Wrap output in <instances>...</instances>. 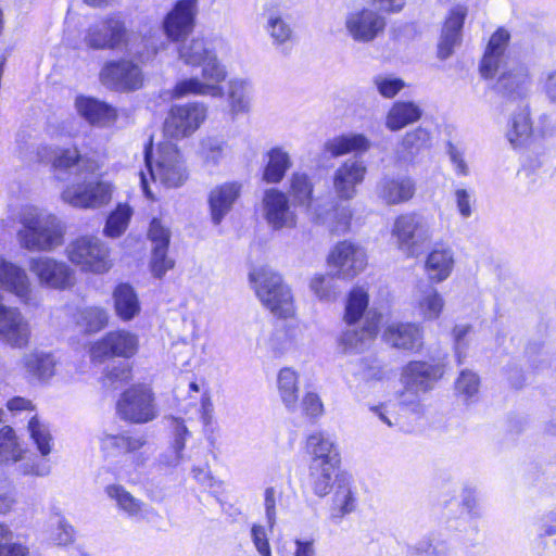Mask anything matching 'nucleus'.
I'll return each mask as SVG.
<instances>
[{
    "label": "nucleus",
    "mask_w": 556,
    "mask_h": 556,
    "mask_svg": "<svg viewBox=\"0 0 556 556\" xmlns=\"http://www.w3.org/2000/svg\"><path fill=\"white\" fill-rule=\"evenodd\" d=\"M179 58L186 64L201 66L202 70L201 77H191L178 81L173 90L174 98H182L189 94L223 97L224 90L220 83L227 76L226 70L203 39H192L190 42L182 45L179 48Z\"/></svg>",
    "instance_id": "1"
},
{
    "label": "nucleus",
    "mask_w": 556,
    "mask_h": 556,
    "mask_svg": "<svg viewBox=\"0 0 556 556\" xmlns=\"http://www.w3.org/2000/svg\"><path fill=\"white\" fill-rule=\"evenodd\" d=\"M509 39L510 35L504 28H498L491 36L480 64V73L484 78H492L505 65L506 70L497 79L496 90L508 98H523L529 92L531 78L526 65H507L505 51Z\"/></svg>",
    "instance_id": "2"
},
{
    "label": "nucleus",
    "mask_w": 556,
    "mask_h": 556,
    "mask_svg": "<svg viewBox=\"0 0 556 556\" xmlns=\"http://www.w3.org/2000/svg\"><path fill=\"white\" fill-rule=\"evenodd\" d=\"M17 232L21 247L33 252H49L63 243L64 227L52 213L37 206L25 207Z\"/></svg>",
    "instance_id": "3"
},
{
    "label": "nucleus",
    "mask_w": 556,
    "mask_h": 556,
    "mask_svg": "<svg viewBox=\"0 0 556 556\" xmlns=\"http://www.w3.org/2000/svg\"><path fill=\"white\" fill-rule=\"evenodd\" d=\"M249 277L257 298L266 308L280 318L293 316V295L279 274L263 266L254 268Z\"/></svg>",
    "instance_id": "4"
},
{
    "label": "nucleus",
    "mask_w": 556,
    "mask_h": 556,
    "mask_svg": "<svg viewBox=\"0 0 556 556\" xmlns=\"http://www.w3.org/2000/svg\"><path fill=\"white\" fill-rule=\"evenodd\" d=\"M444 364L442 362L429 363L410 361L402 369L401 381L405 391L400 395V404L410 406L414 412L420 407L418 393L432 390L443 377Z\"/></svg>",
    "instance_id": "5"
},
{
    "label": "nucleus",
    "mask_w": 556,
    "mask_h": 556,
    "mask_svg": "<svg viewBox=\"0 0 556 556\" xmlns=\"http://www.w3.org/2000/svg\"><path fill=\"white\" fill-rule=\"evenodd\" d=\"M144 162L151 179L159 181L166 188H178L188 178V172L177 147L173 143H164L159 147L157 157L152 162L151 147L144 150Z\"/></svg>",
    "instance_id": "6"
},
{
    "label": "nucleus",
    "mask_w": 556,
    "mask_h": 556,
    "mask_svg": "<svg viewBox=\"0 0 556 556\" xmlns=\"http://www.w3.org/2000/svg\"><path fill=\"white\" fill-rule=\"evenodd\" d=\"M431 222L425 215L406 213L397 216L392 228L397 248L407 256H418L426 243L432 239Z\"/></svg>",
    "instance_id": "7"
},
{
    "label": "nucleus",
    "mask_w": 556,
    "mask_h": 556,
    "mask_svg": "<svg viewBox=\"0 0 556 556\" xmlns=\"http://www.w3.org/2000/svg\"><path fill=\"white\" fill-rule=\"evenodd\" d=\"M121 419L131 424H147L157 417L154 394L143 384L134 386L121 394L116 404Z\"/></svg>",
    "instance_id": "8"
},
{
    "label": "nucleus",
    "mask_w": 556,
    "mask_h": 556,
    "mask_svg": "<svg viewBox=\"0 0 556 556\" xmlns=\"http://www.w3.org/2000/svg\"><path fill=\"white\" fill-rule=\"evenodd\" d=\"M66 251L70 261L83 270L102 274L112 266L110 250L99 238L80 237L70 243Z\"/></svg>",
    "instance_id": "9"
},
{
    "label": "nucleus",
    "mask_w": 556,
    "mask_h": 556,
    "mask_svg": "<svg viewBox=\"0 0 556 556\" xmlns=\"http://www.w3.org/2000/svg\"><path fill=\"white\" fill-rule=\"evenodd\" d=\"M62 200L78 208H99L112 198V186L99 178L85 179L67 186L61 194Z\"/></svg>",
    "instance_id": "10"
},
{
    "label": "nucleus",
    "mask_w": 556,
    "mask_h": 556,
    "mask_svg": "<svg viewBox=\"0 0 556 556\" xmlns=\"http://www.w3.org/2000/svg\"><path fill=\"white\" fill-rule=\"evenodd\" d=\"M207 117V106L203 102L174 105L164 122V132L173 139L191 136Z\"/></svg>",
    "instance_id": "11"
},
{
    "label": "nucleus",
    "mask_w": 556,
    "mask_h": 556,
    "mask_svg": "<svg viewBox=\"0 0 556 556\" xmlns=\"http://www.w3.org/2000/svg\"><path fill=\"white\" fill-rule=\"evenodd\" d=\"M28 268L41 286L50 289L65 290L75 283L74 270L66 263L50 256L31 257Z\"/></svg>",
    "instance_id": "12"
},
{
    "label": "nucleus",
    "mask_w": 556,
    "mask_h": 556,
    "mask_svg": "<svg viewBox=\"0 0 556 556\" xmlns=\"http://www.w3.org/2000/svg\"><path fill=\"white\" fill-rule=\"evenodd\" d=\"M348 35L356 42L374 41L386 28V20L377 11L368 8L352 10L344 17Z\"/></svg>",
    "instance_id": "13"
},
{
    "label": "nucleus",
    "mask_w": 556,
    "mask_h": 556,
    "mask_svg": "<svg viewBox=\"0 0 556 556\" xmlns=\"http://www.w3.org/2000/svg\"><path fill=\"white\" fill-rule=\"evenodd\" d=\"M263 215L268 226L274 230L293 229L298 225V215L292 208L288 195L276 188L264 192Z\"/></svg>",
    "instance_id": "14"
},
{
    "label": "nucleus",
    "mask_w": 556,
    "mask_h": 556,
    "mask_svg": "<svg viewBox=\"0 0 556 556\" xmlns=\"http://www.w3.org/2000/svg\"><path fill=\"white\" fill-rule=\"evenodd\" d=\"M328 264L334 270L336 277L352 279L365 269L367 256L359 245L341 241L331 250Z\"/></svg>",
    "instance_id": "15"
},
{
    "label": "nucleus",
    "mask_w": 556,
    "mask_h": 556,
    "mask_svg": "<svg viewBox=\"0 0 556 556\" xmlns=\"http://www.w3.org/2000/svg\"><path fill=\"white\" fill-rule=\"evenodd\" d=\"M102 84L117 91H132L142 87L140 66L130 60L110 61L100 72Z\"/></svg>",
    "instance_id": "16"
},
{
    "label": "nucleus",
    "mask_w": 556,
    "mask_h": 556,
    "mask_svg": "<svg viewBox=\"0 0 556 556\" xmlns=\"http://www.w3.org/2000/svg\"><path fill=\"white\" fill-rule=\"evenodd\" d=\"M357 507L358 494L353 477L345 471L337 473L329 508V519L338 525L346 516L355 513Z\"/></svg>",
    "instance_id": "17"
},
{
    "label": "nucleus",
    "mask_w": 556,
    "mask_h": 556,
    "mask_svg": "<svg viewBox=\"0 0 556 556\" xmlns=\"http://www.w3.org/2000/svg\"><path fill=\"white\" fill-rule=\"evenodd\" d=\"M139 349V337L127 330H115L108 332L94 343L91 349L93 358L104 357H132Z\"/></svg>",
    "instance_id": "18"
},
{
    "label": "nucleus",
    "mask_w": 556,
    "mask_h": 556,
    "mask_svg": "<svg viewBox=\"0 0 556 556\" xmlns=\"http://www.w3.org/2000/svg\"><path fill=\"white\" fill-rule=\"evenodd\" d=\"M125 25L116 15H110L86 31L85 43L94 50L115 49L125 38Z\"/></svg>",
    "instance_id": "19"
},
{
    "label": "nucleus",
    "mask_w": 556,
    "mask_h": 556,
    "mask_svg": "<svg viewBox=\"0 0 556 556\" xmlns=\"http://www.w3.org/2000/svg\"><path fill=\"white\" fill-rule=\"evenodd\" d=\"M195 15V0H179L164 17L165 36L172 41L184 40L194 28Z\"/></svg>",
    "instance_id": "20"
},
{
    "label": "nucleus",
    "mask_w": 556,
    "mask_h": 556,
    "mask_svg": "<svg viewBox=\"0 0 556 556\" xmlns=\"http://www.w3.org/2000/svg\"><path fill=\"white\" fill-rule=\"evenodd\" d=\"M148 237L153 244L151 258L152 274L156 278H162L174 266V261L167 257L170 231L160 219L153 218L150 223Z\"/></svg>",
    "instance_id": "21"
},
{
    "label": "nucleus",
    "mask_w": 556,
    "mask_h": 556,
    "mask_svg": "<svg viewBox=\"0 0 556 556\" xmlns=\"http://www.w3.org/2000/svg\"><path fill=\"white\" fill-rule=\"evenodd\" d=\"M367 168L359 160L349 159L344 161L333 174L332 182L337 197L340 200H352L356 193V187L364 181Z\"/></svg>",
    "instance_id": "22"
},
{
    "label": "nucleus",
    "mask_w": 556,
    "mask_h": 556,
    "mask_svg": "<svg viewBox=\"0 0 556 556\" xmlns=\"http://www.w3.org/2000/svg\"><path fill=\"white\" fill-rule=\"evenodd\" d=\"M383 339L392 348L417 353L424 346V328L415 323H391L383 331Z\"/></svg>",
    "instance_id": "23"
},
{
    "label": "nucleus",
    "mask_w": 556,
    "mask_h": 556,
    "mask_svg": "<svg viewBox=\"0 0 556 556\" xmlns=\"http://www.w3.org/2000/svg\"><path fill=\"white\" fill-rule=\"evenodd\" d=\"M104 492L110 500L115 502L117 509L132 520H143L157 515L152 507L134 496L122 484H109Z\"/></svg>",
    "instance_id": "24"
},
{
    "label": "nucleus",
    "mask_w": 556,
    "mask_h": 556,
    "mask_svg": "<svg viewBox=\"0 0 556 556\" xmlns=\"http://www.w3.org/2000/svg\"><path fill=\"white\" fill-rule=\"evenodd\" d=\"M416 191L408 176H384L376 186V194L387 205H399L409 201Z\"/></svg>",
    "instance_id": "25"
},
{
    "label": "nucleus",
    "mask_w": 556,
    "mask_h": 556,
    "mask_svg": "<svg viewBox=\"0 0 556 556\" xmlns=\"http://www.w3.org/2000/svg\"><path fill=\"white\" fill-rule=\"evenodd\" d=\"M240 193L241 184L237 181L225 182L211 190L207 201L214 225H219L224 217L232 210Z\"/></svg>",
    "instance_id": "26"
},
{
    "label": "nucleus",
    "mask_w": 556,
    "mask_h": 556,
    "mask_svg": "<svg viewBox=\"0 0 556 556\" xmlns=\"http://www.w3.org/2000/svg\"><path fill=\"white\" fill-rule=\"evenodd\" d=\"M466 15L467 9L463 5H456L450 11L438 45V56L440 59L445 60L451 56L454 48L459 45Z\"/></svg>",
    "instance_id": "27"
},
{
    "label": "nucleus",
    "mask_w": 556,
    "mask_h": 556,
    "mask_svg": "<svg viewBox=\"0 0 556 556\" xmlns=\"http://www.w3.org/2000/svg\"><path fill=\"white\" fill-rule=\"evenodd\" d=\"M306 450L311 456L309 464L340 465L341 463L337 442L324 431H316L307 437Z\"/></svg>",
    "instance_id": "28"
},
{
    "label": "nucleus",
    "mask_w": 556,
    "mask_h": 556,
    "mask_svg": "<svg viewBox=\"0 0 556 556\" xmlns=\"http://www.w3.org/2000/svg\"><path fill=\"white\" fill-rule=\"evenodd\" d=\"M263 17L264 30L274 45L281 46L293 39L294 29L290 16L279 5H266Z\"/></svg>",
    "instance_id": "29"
},
{
    "label": "nucleus",
    "mask_w": 556,
    "mask_h": 556,
    "mask_svg": "<svg viewBox=\"0 0 556 556\" xmlns=\"http://www.w3.org/2000/svg\"><path fill=\"white\" fill-rule=\"evenodd\" d=\"M75 108L78 114L92 125L106 126L117 118L116 110L113 106L91 97H77Z\"/></svg>",
    "instance_id": "30"
},
{
    "label": "nucleus",
    "mask_w": 556,
    "mask_h": 556,
    "mask_svg": "<svg viewBox=\"0 0 556 556\" xmlns=\"http://www.w3.org/2000/svg\"><path fill=\"white\" fill-rule=\"evenodd\" d=\"M147 444L144 434L124 432L119 434L105 433L100 439V447L108 456L134 454Z\"/></svg>",
    "instance_id": "31"
},
{
    "label": "nucleus",
    "mask_w": 556,
    "mask_h": 556,
    "mask_svg": "<svg viewBox=\"0 0 556 556\" xmlns=\"http://www.w3.org/2000/svg\"><path fill=\"white\" fill-rule=\"evenodd\" d=\"M52 166L55 170H67L78 166L79 172L94 174L101 168L98 160L80 155L76 148L59 149L54 152Z\"/></svg>",
    "instance_id": "32"
},
{
    "label": "nucleus",
    "mask_w": 556,
    "mask_h": 556,
    "mask_svg": "<svg viewBox=\"0 0 556 556\" xmlns=\"http://www.w3.org/2000/svg\"><path fill=\"white\" fill-rule=\"evenodd\" d=\"M454 253L447 247L434 248L426 260V271L433 282H442L446 280L454 267Z\"/></svg>",
    "instance_id": "33"
},
{
    "label": "nucleus",
    "mask_w": 556,
    "mask_h": 556,
    "mask_svg": "<svg viewBox=\"0 0 556 556\" xmlns=\"http://www.w3.org/2000/svg\"><path fill=\"white\" fill-rule=\"evenodd\" d=\"M421 115L422 110L418 104L412 101H397L387 114L386 127L391 131H397L417 122Z\"/></svg>",
    "instance_id": "34"
},
{
    "label": "nucleus",
    "mask_w": 556,
    "mask_h": 556,
    "mask_svg": "<svg viewBox=\"0 0 556 556\" xmlns=\"http://www.w3.org/2000/svg\"><path fill=\"white\" fill-rule=\"evenodd\" d=\"M444 307V299L439 291L426 285L415 295V308L425 320L438 319Z\"/></svg>",
    "instance_id": "35"
},
{
    "label": "nucleus",
    "mask_w": 556,
    "mask_h": 556,
    "mask_svg": "<svg viewBox=\"0 0 556 556\" xmlns=\"http://www.w3.org/2000/svg\"><path fill=\"white\" fill-rule=\"evenodd\" d=\"M21 366L29 380L45 381L54 375L55 363L50 354L36 352L24 355Z\"/></svg>",
    "instance_id": "36"
},
{
    "label": "nucleus",
    "mask_w": 556,
    "mask_h": 556,
    "mask_svg": "<svg viewBox=\"0 0 556 556\" xmlns=\"http://www.w3.org/2000/svg\"><path fill=\"white\" fill-rule=\"evenodd\" d=\"M369 148L370 141L363 134L336 136L325 142V151L333 157L351 152H366Z\"/></svg>",
    "instance_id": "37"
},
{
    "label": "nucleus",
    "mask_w": 556,
    "mask_h": 556,
    "mask_svg": "<svg viewBox=\"0 0 556 556\" xmlns=\"http://www.w3.org/2000/svg\"><path fill=\"white\" fill-rule=\"evenodd\" d=\"M116 315L124 321L134 319L140 313V303L131 286L118 285L113 292Z\"/></svg>",
    "instance_id": "38"
},
{
    "label": "nucleus",
    "mask_w": 556,
    "mask_h": 556,
    "mask_svg": "<svg viewBox=\"0 0 556 556\" xmlns=\"http://www.w3.org/2000/svg\"><path fill=\"white\" fill-rule=\"evenodd\" d=\"M532 135L530 111L527 106L514 113L508 123L506 138L514 148L522 147Z\"/></svg>",
    "instance_id": "39"
},
{
    "label": "nucleus",
    "mask_w": 556,
    "mask_h": 556,
    "mask_svg": "<svg viewBox=\"0 0 556 556\" xmlns=\"http://www.w3.org/2000/svg\"><path fill=\"white\" fill-rule=\"evenodd\" d=\"M267 163L263 172V180L267 184L280 182L292 162L289 153L280 147L270 149L267 154Z\"/></svg>",
    "instance_id": "40"
},
{
    "label": "nucleus",
    "mask_w": 556,
    "mask_h": 556,
    "mask_svg": "<svg viewBox=\"0 0 556 556\" xmlns=\"http://www.w3.org/2000/svg\"><path fill=\"white\" fill-rule=\"evenodd\" d=\"M251 93V86L247 80L231 79L228 83L227 101L232 117L250 111Z\"/></svg>",
    "instance_id": "41"
},
{
    "label": "nucleus",
    "mask_w": 556,
    "mask_h": 556,
    "mask_svg": "<svg viewBox=\"0 0 556 556\" xmlns=\"http://www.w3.org/2000/svg\"><path fill=\"white\" fill-rule=\"evenodd\" d=\"M340 465L309 464L308 481L313 493L318 497H325L334 489V471Z\"/></svg>",
    "instance_id": "42"
},
{
    "label": "nucleus",
    "mask_w": 556,
    "mask_h": 556,
    "mask_svg": "<svg viewBox=\"0 0 556 556\" xmlns=\"http://www.w3.org/2000/svg\"><path fill=\"white\" fill-rule=\"evenodd\" d=\"M314 184L311 177L302 172H294L289 179V194L294 206L309 211L313 201Z\"/></svg>",
    "instance_id": "43"
},
{
    "label": "nucleus",
    "mask_w": 556,
    "mask_h": 556,
    "mask_svg": "<svg viewBox=\"0 0 556 556\" xmlns=\"http://www.w3.org/2000/svg\"><path fill=\"white\" fill-rule=\"evenodd\" d=\"M277 386L282 403L290 412H294L299 401L298 374L289 367L280 369Z\"/></svg>",
    "instance_id": "44"
},
{
    "label": "nucleus",
    "mask_w": 556,
    "mask_h": 556,
    "mask_svg": "<svg viewBox=\"0 0 556 556\" xmlns=\"http://www.w3.org/2000/svg\"><path fill=\"white\" fill-rule=\"evenodd\" d=\"M26 450L20 444L13 428L4 426L0 429V463L5 465L17 464L24 459Z\"/></svg>",
    "instance_id": "45"
},
{
    "label": "nucleus",
    "mask_w": 556,
    "mask_h": 556,
    "mask_svg": "<svg viewBox=\"0 0 556 556\" xmlns=\"http://www.w3.org/2000/svg\"><path fill=\"white\" fill-rule=\"evenodd\" d=\"M132 214L134 211L128 204H117L106 217L103 235L108 238H119L127 230Z\"/></svg>",
    "instance_id": "46"
},
{
    "label": "nucleus",
    "mask_w": 556,
    "mask_h": 556,
    "mask_svg": "<svg viewBox=\"0 0 556 556\" xmlns=\"http://www.w3.org/2000/svg\"><path fill=\"white\" fill-rule=\"evenodd\" d=\"M75 320L78 327L85 332H98L108 325L109 315L104 308L98 306H89L79 308L76 313Z\"/></svg>",
    "instance_id": "47"
},
{
    "label": "nucleus",
    "mask_w": 556,
    "mask_h": 556,
    "mask_svg": "<svg viewBox=\"0 0 556 556\" xmlns=\"http://www.w3.org/2000/svg\"><path fill=\"white\" fill-rule=\"evenodd\" d=\"M227 142L214 136H208L200 141L199 155L207 166H218L227 155Z\"/></svg>",
    "instance_id": "48"
},
{
    "label": "nucleus",
    "mask_w": 556,
    "mask_h": 556,
    "mask_svg": "<svg viewBox=\"0 0 556 556\" xmlns=\"http://www.w3.org/2000/svg\"><path fill=\"white\" fill-rule=\"evenodd\" d=\"M168 421L173 433V455L168 460H166V464L168 466H177L184 459L182 452L185 450L186 440L190 437V431L181 418L169 417Z\"/></svg>",
    "instance_id": "49"
},
{
    "label": "nucleus",
    "mask_w": 556,
    "mask_h": 556,
    "mask_svg": "<svg viewBox=\"0 0 556 556\" xmlns=\"http://www.w3.org/2000/svg\"><path fill=\"white\" fill-rule=\"evenodd\" d=\"M430 146V134L422 127H417L405 134L400 144V152L403 156L414 157L424 149Z\"/></svg>",
    "instance_id": "50"
},
{
    "label": "nucleus",
    "mask_w": 556,
    "mask_h": 556,
    "mask_svg": "<svg viewBox=\"0 0 556 556\" xmlns=\"http://www.w3.org/2000/svg\"><path fill=\"white\" fill-rule=\"evenodd\" d=\"M377 329L370 325L362 329H346L340 339L345 351L359 352L363 351L367 343L376 336Z\"/></svg>",
    "instance_id": "51"
},
{
    "label": "nucleus",
    "mask_w": 556,
    "mask_h": 556,
    "mask_svg": "<svg viewBox=\"0 0 556 556\" xmlns=\"http://www.w3.org/2000/svg\"><path fill=\"white\" fill-rule=\"evenodd\" d=\"M27 429L40 455L42 457L49 455L52 451L53 439L48 426L35 415L29 419Z\"/></svg>",
    "instance_id": "52"
},
{
    "label": "nucleus",
    "mask_w": 556,
    "mask_h": 556,
    "mask_svg": "<svg viewBox=\"0 0 556 556\" xmlns=\"http://www.w3.org/2000/svg\"><path fill=\"white\" fill-rule=\"evenodd\" d=\"M368 306V294L363 288H354L350 294L345 307L344 319L348 324L356 323Z\"/></svg>",
    "instance_id": "53"
},
{
    "label": "nucleus",
    "mask_w": 556,
    "mask_h": 556,
    "mask_svg": "<svg viewBox=\"0 0 556 556\" xmlns=\"http://www.w3.org/2000/svg\"><path fill=\"white\" fill-rule=\"evenodd\" d=\"M12 531L0 522V556H28V547L12 541Z\"/></svg>",
    "instance_id": "54"
},
{
    "label": "nucleus",
    "mask_w": 556,
    "mask_h": 556,
    "mask_svg": "<svg viewBox=\"0 0 556 556\" xmlns=\"http://www.w3.org/2000/svg\"><path fill=\"white\" fill-rule=\"evenodd\" d=\"M282 501V491L276 486H268L264 491V508L267 523L270 529L274 528L277 518V504Z\"/></svg>",
    "instance_id": "55"
},
{
    "label": "nucleus",
    "mask_w": 556,
    "mask_h": 556,
    "mask_svg": "<svg viewBox=\"0 0 556 556\" xmlns=\"http://www.w3.org/2000/svg\"><path fill=\"white\" fill-rule=\"evenodd\" d=\"M378 92L384 98L395 97L404 87L405 83L397 77L378 75L374 78Z\"/></svg>",
    "instance_id": "56"
},
{
    "label": "nucleus",
    "mask_w": 556,
    "mask_h": 556,
    "mask_svg": "<svg viewBox=\"0 0 556 556\" xmlns=\"http://www.w3.org/2000/svg\"><path fill=\"white\" fill-rule=\"evenodd\" d=\"M358 375L365 380H381L386 376L384 365L376 357L362 358Z\"/></svg>",
    "instance_id": "57"
},
{
    "label": "nucleus",
    "mask_w": 556,
    "mask_h": 556,
    "mask_svg": "<svg viewBox=\"0 0 556 556\" xmlns=\"http://www.w3.org/2000/svg\"><path fill=\"white\" fill-rule=\"evenodd\" d=\"M479 384V377L475 372L463 370L456 381V391L470 399L478 393Z\"/></svg>",
    "instance_id": "58"
},
{
    "label": "nucleus",
    "mask_w": 556,
    "mask_h": 556,
    "mask_svg": "<svg viewBox=\"0 0 556 556\" xmlns=\"http://www.w3.org/2000/svg\"><path fill=\"white\" fill-rule=\"evenodd\" d=\"M16 466L17 473L22 476H35V477H47L51 472L50 464L45 459H33L18 462Z\"/></svg>",
    "instance_id": "59"
},
{
    "label": "nucleus",
    "mask_w": 556,
    "mask_h": 556,
    "mask_svg": "<svg viewBox=\"0 0 556 556\" xmlns=\"http://www.w3.org/2000/svg\"><path fill=\"white\" fill-rule=\"evenodd\" d=\"M333 277L329 275H315L311 280V289L320 300L334 298Z\"/></svg>",
    "instance_id": "60"
},
{
    "label": "nucleus",
    "mask_w": 556,
    "mask_h": 556,
    "mask_svg": "<svg viewBox=\"0 0 556 556\" xmlns=\"http://www.w3.org/2000/svg\"><path fill=\"white\" fill-rule=\"evenodd\" d=\"M74 528L64 518H59L51 536L52 541L59 546H66L74 541Z\"/></svg>",
    "instance_id": "61"
},
{
    "label": "nucleus",
    "mask_w": 556,
    "mask_h": 556,
    "mask_svg": "<svg viewBox=\"0 0 556 556\" xmlns=\"http://www.w3.org/2000/svg\"><path fill=\"white\" fill-rule=\"evenodd\" d=\"M16 503L15 491L8 480H0V514L11 511Z\"/></svg>",
    "instance_id": "62"
},
{
    "label": "nucleus",
    "mask_w": 556,
    "mask_h": 556,
    "mask_svg": "<svg viewBox=\"0 0 556 556\" xmlns=\"http://www.w3.org/2000/svg\"><path fill=\"white\" fill-rule=\"evenodd\" d=\"M302 408L308 417H319L324 413V405L320 397L314 392H307L302 400Z\"/></svg>",
    "instance_id": "63"
},
{
    "label": "nucleus",
    "mask_w": 556,
    "mask_h": 556,
    "mask_svg": "<svg viewBox=\"0 0 556 556\" xmlns=\"http://www.w3.org/2000/svg\"><path fill=\"white\" fill-rule=\"evenodd\" d=\"M252 541L262 556H271L270 546L264 527L254 525L251 529Z\"/></svg>",
    "instance_id": "64"
}]
</instances>
